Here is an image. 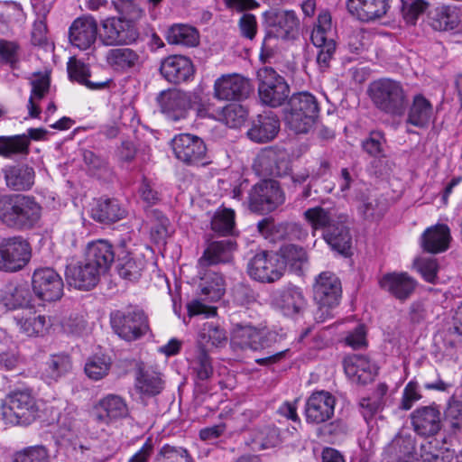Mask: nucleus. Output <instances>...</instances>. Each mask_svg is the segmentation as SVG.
Returning <instances> with one entry per match:
<instances>
[{"mask_svg":"<svg viewBox=\"0 0 462 462\" xmlns=\"http://www.w3.org/2000/svg\"><path fill=\"white\" fill-rule=\"evenodd\" d=\"M68 74L70 80L77 81L85 85L90 89H99L106 86L105 82L94 83L88 79L89 77V69L84 62L77 60L75 57L69 58L68 61Z\"/></svg>","mask_w":462,"mask_h":462,"instance_id":"obj_48","label":"nucleus"},{"mask_svg":"<svg viewBox=\"0 0 462 462\" xmlns=\"http://www.w3.org/2000/svg\"><path fill=\"white\" fill-rule=\"evenodd\" d=\"M119 275L129 281H136L142 275L145 267L143 255L136 254L128 250L127 242L123 240L116 249Z\"/></svg>","mask_w":462,"mask_h":462,"instance_id":"obj_22","label":"nucleus"},{"mask_svg":"<svg viewBox=\"0 0 462 462\" xmlns=\"http://www.w3.org/2000/svg\"><path fill=\"white\" fill-rule=\"evenodd\" d=\"M235 249L236 244L231 239L209 243L199 260V268L204 269L212 265L231 262Z\"/></svg>","mask_w":462,"mask_h":462,"instance_id":"obj_29","label":"nucleus"},{"mask_svg":"<svg viewBox=\"0 0 462 462\" xmlns=\"http://www.w3.org/2000/svg\"><path fill=\"white\" fill-rule=\"evenodd\" d=\"M380 287L395 299L404 301L417 287V282L407 273H389L379 280Z\"/></svg>","mask_w":462,"mask_h":462,"instance_id":"obj_21","label":"nucleus"},{"mask_svg":"<svg viewBox=\"0 0 462 462\" xmlns=\"http://www.w3.org/2000/svg\"><path fill=\"white\" fill-rule=\"evenodd\" d=\"M31 257V245L23 237L13 236L0 241V271H21L30 262Z\"/></svg>","mask_w":462,"mask_h":462,"instance_id":"obj_9","label":"nucleus"},{"mask_svg":"<svg viewBox=\"0 0 462 462\" xmlns=\"http://www.w3.org/2000/svg\"><path fill=\"white\" fill-rule=\"evenodd\" d=\"M3 173L6 186L13 190H28L34 183V170L27 165H9Z\"/></svg>","mask_w":462,"mask_h":462,"instance_id":"obj_34","label":"nucleus"},{"mask_svg":"<svg viewBox=\"0 0 462 462\" xmlns=\"http://www.w3.org/2000/svg\"><path fill=\"white\" fill-rule=\"evenodd\" d=\"M116 254L112 245L106 240L100 239L88 244L85 260L102 274L109 269Z\"/></svg>","mask_w":462,"mask_h":462,"instance_id":"obj_27","label":"nucleus"},{"mask_svg":"<svg viewBox=\"0 0 462 462\" xmlns=\"http://www.w3.org/2000/svg\"><path fill=\"white\" fill-rule=\"evenodd\" d=\"M38 413L34 397L28 391H15L5 398L2 407L3 419L12 425H28Z\"/></svg>","mask_w":462,"mask_h":462,"instance_id":"obj_4","label":"nucleus"},{"mask_svg":"<svg viewBox=\"0 0 462 462\" xmlns=\"http://www.w3.org/2000/svg\"><path fill=\"white\" fill-rule=\"evenodd\" d=\"M171 144L175 157L183 163L204 164L207 146L200 137L191 134H180L172 138Z\"/></svg>","mask_w":462,"mask_h":462,"instance_id":"obj_13","label":"nucleus"},{"mask_svg":"<svg viewBox=\"0 0 462 462\" xmlns=\"http://www.w3.org/2000/svg\"><path fill=\"white\" fill-rule=\"evenodd\" d=\"M285 272V262L276 253L260 251L247 263V273L254 281L272 283L280 280Z\"/></svg>","mask_w":462,"mask_h":462,"instance_id":"obj_7","label":"nucleus"},{"mask_svg":"<svg viewBox=\"0 0 462 462\" xmlns=\"http://www.w3.org/2000/svg\"><path fill=\"white\" fill-rule=\"evenodd\" d=\"M113 330L125 341H134L150 330L149 320L143 310L139 309L116 310L111 313Z\"/></svg>","mask_w":462,"mask_h":462,"instance_id":"obj_6","label":"nucleus"},{"mask_svg":"<svg viewBox=\"0 0 462 462\" xmlns=\"http://www.w3.org/2000/svg\"><path fill=\"white\" fill-rule=\"evenodd\" d=\"M246 116V110L237 104L228 106L224 111L226 124L231 128L241 126L245 121Z\"/></svg>","mask_w":462,"mask_h":462,"instance_id":"obj_62","label":"nucleus"},{"mask_svg":"<svg viewBox=\"0 0 462 462\" xmlns=\"http://www.w3.org/2000/svg\"><path fill=\"white\" fill-rule=\"evenodd\" d=\"M193 71L190 60L181 55H171L165 58L160 67L162 76L173 84L188 80Z\"/></svg>","mask_w":462,"mask_h":462,"instance_id":"obj_26","label":"nucleus"},{"mask_svg":"<svg viewBox=\"0 0 462 462\" xmlns=\"http://www.w3.org/2000/svg\"><path fill=\"white\" fill-rule=\"evenodd\" d=\"M138 387L142 393L155 395L163 388L160 374L153 371H142L138 379Z\"/></svg>","mask_w":462,"mask_h":462,"instance_id":"obj_54","label":"nucleus"},{"mask_svg":"<svg viewBox=\"0 0 462 462\" xmlns=\"http://www.w3.org/2000/svg\"><path fill=\"white\" fill-rule=\"evenodd\" d=\"M198 342L200 349L207 351L211 348L223 347L227 342L226 332L214 322H206L199 330Z\"/></svg>","mask_w":462,"mask_h":462,"instance_id":"obj_40","label":"nucleus"},{"mask_svg":"<svg viewBox=\"0 0 462 462\" xmlns=\"http://www.w3.org/2000/svg\"><path fill=\"white\" fill-rule=\"evenodd\" d=\"M323 238L332 250L343 255L349 254L352 236L349 228L342 223L329 226L324 230Z\"/></svg>","mask_w":462,"mask_h":462,"instance_id":"obj_38","label":"nucleus"},{"mask_svg":"<svg viewBox=\"0 0 462 462\" xmlns=\"http://www.w3.org/2000/svg\"><path fill=\"white\" fill-rule=\"evenodd\" d=\"M346 376L355 383L365 384L371 382L377 373V367L366 356L352 355L344 359Z\"/></svg>","mask_w":462,"mask_h":462,"instance_id":"obj_25","label":"nucleus"},{"mask_svg":"<svg viewBox=\"0 0 462 462\" xmlns=\"http://www.w3.org/2000/svg\"><path fill=\"white\" fill-rule=\"evenodd\" d=\"M30 141L26 134L1 135L0 156L11 159L16 155L29 153Z\"/></svg>","mask_w":462,"mask_h":462,"instance_id":"obj_45","label":"nucleus"},{"mask_svg":"<svg viewBox=\"0 0 462 462\" xmlns=\"http://www.w3.org/2000/svg\"><path fill=\"white\" fill-rule=\"evenodd\" d=\"M193 370L201 381L208 380L213 374L211 360L206 349H199L193 363Z\"/></svg>","mask_w":462,"mask_h":462,"instance_id":"obj_59","label":"nucleus"},{"mask_svg":"<svg viewBox=\"0 0 462 462\" xmlns=\"http://www.w3.org/2000/svg\"><path fill=\"white\" fill-rule=\"evenodd\" d=\"M261 173L266 176L282 177L291 170L289 154L284 149L265 148L258 155L254 162Z\"/></svg>","mask_w":462,"mask_h":462,"instance_id":"obj_14","label":"nucleus"},{"mask_svg":"<svg viewBox=\"0 0 462 462\" xmlns=\"http://www.w3.org/2000/svg\"><path fill=\"white\" fill-rule=\"evenodd\" d=\"M420 457L423 462H450L453 453L439 440L433 439L420 445Z\"/></svg>","mask_w":462,"mask_h":462,"instance_id":"obj_47","label":"nucleus"},{"mask_svg":"<svg viewBox=\"0 0 462 462\" xmlns=\"http://www.w3.org/2000/svg\"><path fill=\"white\" fill-rule=\"evenodd\" d=\"M368 94L374 106L391 116H402L409 105L407 90L394 79L374 80L368 88Z\"/></svg>","mask_w":462,"mask_h":462,"instance_id":"obj_1","label":"nucleus"},{"mask_svg":"<svg viewBox=\"0 0 462 462\" xmlns=\"http://www.w3.org/2000/svg\"><path fill=\"white\" fill-rule=\"evenodd\" d=\"M336 404L335 397L327 391L314 392L307 400L305 417L309 423L319 424L331 419Z\"/></svg>","mask_w":462,"mask_h":462,"instance_id":"obj_16","label":"nucleus"},{"mask_svg":"<svg viewBox=\"0 0 462 462\" xmlns=\"http://www.w3.org/2000/svg\"><path fill=\"white\" fill-rule=\"evenodd\" d=\"M166 40L170 44L194 47L199 43L198 31L187 24H174L169 28Z\"/></svg>","mask_w":462,"mask_h":462,"instance_id":"obj_46","label":"nucleus"},{"mask_svg":"<svg viewBox=\"0 0 462 462\" xmlns=\"http://www.w3.org/2000/svg\"><path fill=\"white\" fill-rule=\"evenodd\" d=\"M318 49L317 63L320 71H326L336 51V42L334 40L325 41L323 44L315 45Z\"/></svg>","mask_w":462,"mask_h":462,"instance_id":"obj_61","label":"nucleus"},{"mask_svg":"<svg viewBox=\"0 0 462 462\" xmlns=\"http://www.w3.org/2000/svg\"><path fill=\"white\" fill-rule=\"evenodd\" d=\"M257 77L258 93L262 102L272 107L282 106L290 94L285 79L270 67L260 69Z\"/></svg>","mask_w":462,"mask_h":462,"instance_id":"obj_8","label":"nucleus"},{"mask_svg":"<svg viewBox=\"0 0 462 462\" xmlns=\"http://www.w3.org/2000/svg\"><path fill=\"white\" fill-rule=\"evenodd\" d=\"M161 110L172 121H179L187 116L189 102L187 93L180 90L162 92L158 99Z\"/></svg>","mask_w":462,"mask_h":462,"instance_id":"obj_28","label":"nucleus"},{"mask_svg":"<svg viewBox=\"0 0 462 462\" xmlns=\"http://www.w3.org/2000/svg\"><path fill=\"white\" fill-rule=\"evenodd\" d=\"M13 462H50V456L43 446L29 447L14 453Z\"/></svg>","mask_w":462,"mask_h":462,"instance_id":"obj_55","label":"nucleus"},{"mask_svg":"<svg viewBox=\"0 0 462 462\" xmlns=\"http://www.w3.org/2000/svg\"><path fill=\"white\" fill-rule=\"evenodd\" d=\"M284 201L285 195L273 180H264L254 185L248 197L249 208L259 213L273 211Z\"/></svg>","mask_w":462,"mask_h":462,"instance_id":"obj_11","label":"nucleus"},{"mask_svg":"<svg viewBox=\"0 0 462 462\" xmlns=\"http://www.w3.org/2000/svg\"><path fill=\"white\" fill-rule=\"evenodd\" d=\"M449 239V228L446 225H437L424 232L422 246L430 253L443 252L448 247Z\"/></svg>","mask_w":462,"mask_h":462,"instance_id":"obj_42","label":"nucleus"},{"mask_svg":"<svg viewBox=\"0 0 462 462\" xmlns=\"http://www.w3.org/2000/svg\"><path fill=\"white\" fill-rule=\"evenodd\" d=\"M72 370V361L69 355L54 354L44 363L42 378L48 383H57Z\"/></svg>","mask_w":462,"mask_h":462,"instance_id":"obj_37","label":"nucleus"},{"mask_svg":"<svg viewBox=\"0 0 462 462\" xmlns=\"http://www.w3.org/2000/svg\"><path fill=\"white\" fill-rule=\"evenodd\" d=\"M154 462H194V460L186 448L165 444L159 450Z\"/></svg>","mask_w":462,"mask_h":462,"instance_id":"obj_53","label":"nucleus"},{"mask_svg":"<svg viewBox=\"0 0 462 462\" xmlns=\"http://www.w3.org/2000/svg\"><path fill=\"white\" fill-rule=\"evenodd\" d=\"M319 114L315 97L307 92L292 95L285 109L286 125L295 134H306L313 126Z\"/></svg>","mask_w":462,"mask_h":462,"instance_id":"obj_2","label":"nucleus"},{"mask_svg":"<svg viewBox=\"0 0 462 462\" xmlns=\"http://www.w3.org/2000/svg\"><path fill=\"white\" fill-rule=\"evenodd\" d=\"M106 62L115 70L128 71L141 65L140 54L130 48L110 49L106 55Z\"/></svg>","mask_w":462,"mask_h":462,"instance_id":"obj_39","label":"nucleus"},{"mask_svg":"<svg viewBox=\"0 0 462 462\" xmlns=\"http://www.w3.org/2000/svg\"><path fill=\"white\" fill-rule=\"evenodd\" d=\"M110 368V357L105 355H95L88 359L84 370L88 378L98 381L108 374Z\"/></svg>","mask_w":462,"mask_h":462,"instance_id":"obj_50","label":"nucleus"},{"mask_svg":"<svg viewBox=\"0 0 462 462\" xmlns=\"http://www.w3.org/2000/svg\"><path fill=\"white\" fill-rule=\"evenodd\" d=\"M17 195H7L0 198V221L12 227L16 217Z\"/></svg>","mask_w":462,"mask_h":462,"instance_id":"obj_57","label":"nucleus"},{"mask_svg":"<svg viewBox=\"0 0 462 462\" xmlns=\"http://www.w3.org/2000/svg\"><path fill=\"white\" fill-rule=\"evenodd\" d=\"M201 296L210 301L218 300L225 292V281L222 275L208 267L199 270Z\"/></svg>","mask_w":462,"mask_h":462,"instance_id":"obj_35","label":"nucleus"},{"mask_svg":"<svg viewBox=\"0 0 462 462\" xmlns=\"http://www.w3.org/2000/svg\"><path fill=\"white\" fill-rule=\"evenodd\" d=\"M280 130V121L272 113L259 115L247 131V136L254 143H263L275 138Z\"/></svg>","mask_w":462,"mask_h":462,"instance_id":"obj_32","label":"nucleus"},{"mask_svg":"<svg viewBox=\"0 0 462 462\" xmlns=\"http://www.w3.org/2000/svg\"><path fill=\"white\" fill-rule=\"evenodd\" d=\"M125 210L116 199H99L91 209V217L101 223H113L122 219Z\"/></svg>","mask_w":462,"mask_h":462,"instance_id":"obj_43","label":"nucleus"},{"mask_svg":"<svg viewBox=\"0 0 462 462\" xmlns=\"http://www.w3.org/2000/svg\"><path fill=\"white\" fill-rule=\"evenodd\" d=\"M331 25L330 14L328 11L320 12L310 37L314 45L323 44L325 41L333 40L331 37Z\"/></svg>","mask_w":462,"mask_h":462,"instance_id":"obj_52","label":"nucleus"},{"mask_svg":"<svg viewBox=\"0 0 462 462\" xmlns=\"http://www.w3.org/2000/svg\"><path fill=\"white\" fill-rule=\"evenodd\" d=\"M99 273L85 259L77 264H69L66 268V280L70 286L79 290L88 291L93 289L98 282Z\"/></svg>","mask_w":462,"mask_h":462,"instance_id":"obj_23","label":"nucleus"},{"mask_svg":"<svg viewBox=\"0 0 462 462\" xmlns=\"http://www.w3.org/2000/svg\"><path fill=\"white\" fill-rule=\"evenodd\" d=\"M279 339L276 332L254 327L250 323H235L230 332V344L235 350H266L273 347Z\"/></svg>","mask_w":462,"mask_h":462,"instance_id":"obj_3","label":"nucleus"},{"mask_svg":"<svg viewBox=\"0 0 462 462\" xmlns=\"http://www.w3.org/2000/svg\"><path fill=\"white\" fill-rule=\"evenodd\" d=\"M97 35V23L91 16L79 17L69 27V42L79 50L88 49L95 42Z\"/></svg>","mask_w":462,"mask_h":462,"instance_id":"obj_24","label":"nucleus"},{"mask_svg":"<svg viewBox=\"0 0 462 462\" xmlns=\"http://www.w3.org/2000/svg\"><path fill=\"white\" fill-rule=\"evenodd\" d=\"M359 406L364 419L366 420V422H368L383 410V402L378 399H374L372 396H369L361 399Z\"/></svg>","mask_w":462,"mask_h":462,"instance_id":"obj_64","label":"nucleus"},{"mask_svg":"<svg viewBox=\"0 0 462 462\" xmlns=\"http://www.w3.org/2000/svg\"><path fill=\"white\" fill-rule=\"evenodd\" d=\"M251 92L249 81L237 74L225 75L215 81L214 96L219 100H241Z\"/></svg>","mask_w":462,"mask_h":462,"instance_id":"obj_17","label":"nucleus"},{"mask_svg":"<svg viewBox=\"0 0 462 462\" xmlns=\"http://www.w3.org/2000/svg\"><path fill=\"white\" fill-rule=\"evenodd\" d=\"M303 217L312 227L313 233L318 229H327L335 224L332 212L319 206L305 210Z\"/></svg>","mask_w":462,"mask_h":462,"instance_id":"obj_49","label":"nucleus"},{"mask_svg":"<svg viewBox=\"0 0 462 462\" xmlns=\"http://www.w3.org/2000/svg\"><path fill=\"white\" fill-rule=\"evenodd\" d=\"M138 37V30L130 20L108 17L101 22L98 39L105 46L129 45L135 42Z\"/></svg>","mask_w":462,"mask_h":462,"instance_id":"obj_10","label":"nucleus"},{"mask_svg":"<svg viewBox=\"0 0 462 462\" xmlns=\"http://www.w3.org/2000/svg\"><path fill=\"white\" fill-rule=\"evenodd\" d=\"M112 5L126 20L133 22L142 16V9L137 0H113Z\"/></svg>","mask_w":462,"mask_h":462,"instance_id":"obj_60","label":"nucleus"},{"mask_svg":"<svg viewBox=\"0 0 462 462\" xmlns=\"http://www.w3.org/2000/svg\"><path fill=\"white\" fill-rule=\"evenodd\" d=\"M273 304L289 317L303 313L307 300L303 291L295 285H289L277 290L273 295Z\"/></svg>","mask_w":462,"mask_h":462,"instance_id":"obj_19","label":"nucleus"},{"mask_svg":"<svg viewBox=\"0 0 462 462\" xmlns=\"http://www.w3.org/2000/svg\"><path fill=\"white\" fill-rule=\"evenodd\" d=\"M0 303L9 310L17 309H32L40 302L35 301L26 284L8 282L0 292Z\"/></svg>","mask_w":462,"mask_h":462,"instance_id":"obj_20","label":"nucleus"},{"mask_svg":"<svg viewBox=\"0 0 462 462\" xmlns=\"http://www.w3.org/2000/svg\"><path fill=\"white\" fill-rule=\"evenodd\" d=\"M415 431L422 436H433L441 428V413L434 406L418 408L411 414Z\"/></svg>","mask_w":462,"mask_h":462,"instance_id":"obj_30","label":"nucleus"},{"mask_svg":"<svg viewBox=\"0 0 462 462\" xmlns=\"http://www.w3.org/2000/svg\"><path fill=\"white\" fill-rule=\"evenodd\" d=\"M385 139L381 132H372L370 135L362 142L363 150L373 157L384 156Z\"/></svg>","mask_w":462,"mask_h":462,"instance_id":"obj_58","label":"nucleus"},{"mask_svg":"<svg viewBox=\"0 0 462 462\" xmlns=\"http://www.w3.org/2000/svg\"><path fill=\"white\" fill-rule=\"evenodd\" d=\"M433 116V106L430 100L419 94L413 101L408 115V122L418 127H424L430 124Z\"/></svg>","mask_w":462,"mask_h":462,"instance_id":"obj_44","label":"nucleus"},{"mask_svg":"<svg viewBox=\"0 0 462 462\" xmlns=\"http://www.w3.org/2000/svg\"><path fill=\"white\" fill-rule=\"evenodd\" d=\"M41 206L32 197L17 195L16 217L12 228L28 229L32 227L41 217Z\"/></svg>","mask_w":462,"mask_h":462,"instance_id":"obj_31","label":"nucleus"},{"mask_svg":"<svg viewBox=\"0 0 462 462\" xmlns=\"http://www.w3.org/2000/svg\"><path fill=\"white\" fill-rule=\"evenodd\" d=\"M14 321L19 330L28 337L43 335L51 326L50 319L44 315L29 312L17 315Z\"/></svg>","mask_w":462,"mask_h":462,"instance_id":"obj_41","label":"nucleus"},{"mask_svg":"<svg viewBox=\"0 0 462 462\" xmlns=\"http://www.w3.org/2000/svg\"><path fill=\"white\" fill-rule=\"evenodd\" d=\"M211 228L222 236L232 235L235 228V212L227 208L217 211L211 219Z\"/></svg>","mask_w":462,"mask_h":462,"instance_id":"obj_51","label":"nucleus"},{"mask_svg":"<svg viewBox=\"0 0 462 462\" xmlns=\"http://www.w3.org/2000/svg\"><path fill=\"white\" fill-rule=\"evenodd\" d=\"M401 2L402 16L410 24H415L419 16L428 7V3L424 0H401Z\"/></svg>","mask_w":462,"mask_h":462,"instance_id":"obj_56","label":"nucleus"},{"mask_svg":"<svg viewBox=\"0 0 462 462\" xmlns=\"http://www.w3.org/2000/svg\"><path fill=\"white\" fill-rule=\"evenodd\" d=\"M266 33L262 45V51L271 55L277 41L286 39L299 25V20L293 11L279 10L264 14Z\"/></svg>","mask_w":462,"mask_h":462,"instance_id":"obj_5","label":"nucleus"},{"mask_svg":"<svg viewBox=\"0 0 462 462\" xmlns=\"http://www.w3.org/2000/svg\"><path fill=\"white\" fill-rule=\"evenodd\" d=\"M19 46L14 42L0 41V62L9 64L14 69L19 61Z\"/></svg>","mask_w":462,"mask_h":462,"instance_id":"obj_63","label":"nucleus"},{"mask_svg":"<svg viewBox=\"0 0 462 462\" xmlns=\"http://www.w3.org/2000/svg\"><path fill=\"white\" fill-rule=\"evenodd\" d=\"M125 401L119 395L107 394L98 401L93 410L94 420L101 425H110L128 416Z\"/></svg>","mask_w":462,"mask_h":462,"instance_id":"obj_15","label":"nucleus"},{"mask_svg":"<svg viewBox=\"0 0 462 462\" xmlns=\"http://www.w3.org/2000/svg\"><path fill=\"white\" fill-rule=\"evenodd\" d=\"M32 286L35 301L51 302L59 300L63 295V281L52 268H39L34 271Z\"/></svg>","mask_w":462,"mask_h":462,"instance_id":"obj_12","label":"nucleus"},{"mask_svg":"<svg viewBox=\"0 0 462 462\" xmlns=\"http://www.w3.org/2000/svg\"><path fill=\"white\" fill-rule=\"evenodd\" d=\"M430 27L439 32L456 29L459 24V14L457 8L452 5H439L428 13Z\"/></svg>","mask_w":462,"mask_h":462,"instance_id":"obj_36","label":"nucleus"},{"mask_svg":"<svg viewBox=\"0 0 462 462\" xmlns=\"http://www.w3.org/2000/svg\"><path fill=\"white\" fill-rule=\"evenodd\" d=\"M351 14L363 22L383 17L389 9L388 0H347Z\"/></svg>","mask_w":462,"mask_h":462,"instance_id":"obj_33","label":"nucleus"},{"mask_svg":"<svg viewBox=\"0 0 462 462\" xmlns=\"http://www.w3.org/2000/svg\"><path fill=\"white\" fill-rule=\"evenodd\" d=\"M341 292V282L335 273L326 271L316 278L313 293L317 304L337 306Z\"/></svg>","mask_w":462,"mask_h":462,"instance_id":"obj_18","label":"nucleus"}]
</instances>
